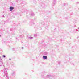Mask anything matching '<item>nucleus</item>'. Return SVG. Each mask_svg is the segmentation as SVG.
<instances>
[{
	"mask_svg": "<svg viewBox=\"0 0 79 79\" xmlns=\"http://www.w3.org/2000/svg\"><path fill=\"white\" fill-rule=\"evenodd\" d=\"M3 72L4 73V77L7 79H9V77H8V73H7V71L6 69L5 68L3 70Z\"/></svg>",
	"mask_w": 79,
	"mask_h": 79,
	"instance_id": "nucleus-1",
	"label": "nucleus"
},
{
	"mask_svg": "<svg viewBox=\"0 0 79 79\" xmlns=\"http://www.w3.org/2000/svg\"><path fill=\"white\" fill-rule=\"evenodd\" d=\"M10 11H12V10H13V9H14V7H10Z\"/></svg>",
	"mask_w": 79,
	"mask_h": 79,
	"instance_id": "nucleus-2",
	"label": "nucleus"
},
{
	"mask_svg": "<svg viewBox=\"0 0 79 79\" xmlns=\"http://www.w3.org/2000/svg\"><path fill=\"white\" fill-rule=\"evenodd\" d=\"M43 58H44V59H45V60L47 58V56H43Z\"/></svg>",
	"mask_w": 79,
	"mask_h": 79,
	"instance_id": "nucleus-3",
	"label": "nucleus"
},
{
	"mask_svg": "<svg viewBox=\"0 0 79 79\" xmlns=\"http://www.w3.org/2000/svg\"><path fill=\"white\" fill-rule=\"evenodd\" d=\"M31 16H34V13H32V14H31Z\"/></svg>",
	"mask_w": 79,
	"mask_h": 79,
	"instance_id": "nucleus-4",
	"label": "nucleus"
},
{
	"mask_svg": "<svg viewBox=\"0 0 79 79\" xmlns=\"http://www.w3.org/2000/svg\"><path fill=\"white\" fill-rule=\"evenodd\" d=\"M47 52H44V55H47Z\"/></svg>",
	"mask_w": 79,
	"mask_h": 79,
	"instance_id": "nucleus-5",
	"label": "nucleus"
},
{
	"mask_svg": "<svg viewBox=\"0 0 79 79\" xmlns=\"http://www.w3.org/2000/svg\"><path fill=\"white\" fill-rule=\"evenodd\" d=\"M29 39H33V37H29Z\"/></svg>",
	"mask_w": 79,
	"mask_h": 79,
	"instance_id": "nucleus-6",
	"label": "nucleus"
},
{
	"mask_svg": "<svg viewBox=\"0 0 79 79\" xmlns=\"http://www.w3.org/2000/svg\"><path fill=\"white\" fill-rule=\"evenodd\" d=\"M48 77H51V76L50 75H48Z\"/></svg>",
	"mask_w": 79,
	"mask_h": 79,
	"instance_id": "nucleus-7",
	"label": "nucleus"
},
{
	"mask_svg": "<svg viewBox=\"0 0 79 79\" xmlns=\"http://www.w3.org/2000/svg\"><path fill=\"white\" fill-rule=\"evenodd\" d=\"M73 27H76V25H73Z\"/></svg>",
	"mask_w": 79,
	"mask_h": 79,
	"instance_id": "nucleus-8",
	"label": "nucleus"
},
{
	"mask_svg": "<svg viewBox=\"0 0 79 79\" xmlns=\"http://www.w3.org/2000/svg\"><path fill=\"white\" fill-rule=\"evenodd\" d=\"M3 58H5V57H6V56H5V55H3Z\"/></svg>",
	"mask_w": 79,
	"mask_h": 79,
	"instance_id": "nucleus-9",
	"label": "nucleus"
},
{
	"mask_svg": "<svg viewBox=\"0 0 79 79\" xmlns=\"http://www.w3.org/2000/svg\"><path fill=\"white\" fill-rule=\"evenodd\" d=\"M54 2L56 3V0H55L54 1Z\"/></svg>",
	"mask_w": 79,
	"mask_h": 79,
	"instance_id": "nucleus-10",
	"label": "nucleus"
},
{
	"mask_svg": "<svg viewBox=\"0 0 79 79\" xmlns=\"http://www.w3.org/2000/svg\"><path fill=\"white\" fill-rule=\"evenodd\" d=\"M23 48H23V47H22V49H23Z\"/></svg>",
	"mask_w": 79,
	"mask_h": 79,
	"instance_id": "nucleus-11",
	"label": "nucleus"
},
{
	"mask_svg": "<svg viewBox=\"0 0 79 79\" xmlns=\"http://www.w3.org/2000/svg\"><path fill=\"white\" fill-rule=\"evenodd\" d=\"M0 60H2V58L0 57Z\"/></svg>",
	"mask_w": 79,
	"mask_h": 79,
	"instance_id": "nucleus-12",
	"label": "nucleus"
},
{
	"mask_svg": "<svg viewBox=\"0 0 79 79\" xmlns=\"http://www.w3.org/2000/svg\"><path fill=\"white\" fill-rule=\"evenodd\" d=\"M2 17H4V15L2 16Z\"/></svg>",
	"mask_w": 79,
	"mask_h": 79,
	"instance_id": "nucleus-13",
	"label": "nucleus"
},
{
	"mask_svg": "<svg viewBox=\"0 0 79 79\" xmlns=\"http://www.w3.org/2000/svg\"><path fill=\"white\" fill-rule=\"evenodd\" d=\"M15 72H13L14 74H15Z\"/></svg>",
	"mask_w": 79,
	"mask_h": 79,
	"instance_id": "nucleus-14",
	"label": "nucleus"
},
{
	"mask_svg": "<svg viewBox=\"0 0 79 79\" xmlns=\"http://www.w3.org/2000/svg\"><path fill=\"white\" fill-rule=\"evenodd\" d=\"M10 31H12V29H10Z\"/></svg>",
	"mask_w": 79,
	"mask_h": 79,
	"instance_id": "nucleus-15",
	"label": "nucleus"
},
{
	"mask_svg": "<svg viewBox=\"0 0 79 79\" xmlns=\"http://www.w3.org/2000/svg\"><path fill=\"white\" fill-rule=\"evenodd\" d=\"M9 60H11V59L10 58L9 59Z\"/></svg>",
	"mask_w": 79,
	"mask_h": 79,
	"instance_id": "nucleus-16",
	"label": "nucleus"
},
{
	"mask_svg": "<svg viewBox=\"0 0 79 79\" xmlns=\"http://www.w3.org/2000/svg\"><path fill=\"white\" fill-rule=\"evenodd\" d=\"M2 35H0V37H1V36H2Z\"/></svg>",
	"mask_w": 79,
	"mask_h": 79,
	"instance_id": "nucleus-17",
	"label": "nucleus"
},
{
	"mask_svg": "<svg viewBox=\"0 0 79 79\" xmlns=\"http://www.w3.org/2000/svg\"><path fill=\"white\" fill-rule=\"evenodd\" d=\"M64 4H64V5H64Z\"/></svg>",
	"mask_w": 79,
	"mask_h": 79,
	"instance_id": "nucleus-18",
	"label": "nucleus"
},
{
	"mask_svg": "<svg viewBox=\"0 0 79 79\" xmlns=\"http://www.w3.org/2000/svg\"><path fill=\"white\" fill-rule=\"evenodd\" d=\"M2 66V65H0V66Z\"/></svg>",
	"mask_w": 79,
	"mask_h": 79,
	"instance_id": "nucleus-19",
	"label": "nucleus"
},
{
	"mask_svg": "<svg viewBox=\"0 0 79 79\" xmlns=\"http://www.w3.org/2000/svg\"><path fill=\"white\" fill-rule=\"evenodd\" d=\"M78 29H79V28H78Z\"/></svg>",
	"mask_w": 79,
	"mask_h": 79,
	"instance_id": "nucleus-20",
	"label": "nucleus"
}]
</instances>
